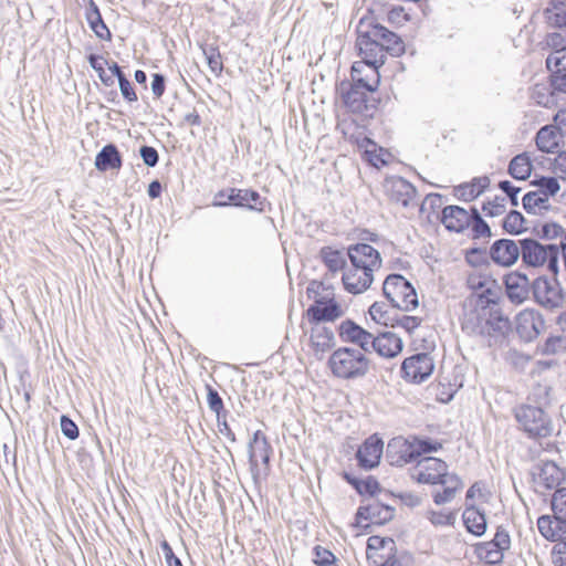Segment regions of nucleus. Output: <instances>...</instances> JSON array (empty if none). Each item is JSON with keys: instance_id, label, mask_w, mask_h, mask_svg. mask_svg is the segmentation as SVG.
Masks as SVG:
<instances>
[{"instance_id": "38", "label": "nucleus", "mask_w": 566, "mask_h": 566, "mask_svg": "<svg viewBox=\"0 0 566 566\" xmlns=\"http://www.w3.org/2000/svg\"><path fill=\"white\" fill-rule=\"evenodd\" d=\"M490 180L488 177L474 179L470 184L462 185L458 188V195L465 201H471L480 196L483 190L489 186Z\"/></svg>"}, {"instance_id": "42", "label": "nucleus", "mask_w": 566, "mask_h": 566, "mask_svg": "<svg viewBox=\"0 0 566 566\" xmlns=\"http://www.w3.org/2000/svg\"><path fill=\"white\" fill-rule=\"evenodd\" d=\"M321 254L324 263L332 272H337L344 269L346 260L343 252L332 248H324L322 249Z\"/></svg>"}, {"instance_id": "21", "label": "nucleus", "mask_w": 566, "mask_h": 566, "mask_svg": "<svg viewBox=\"0 0 566 566\" xmlns=\"http://www.w3.org/2000/svg\"><path fill=\"white\" fill-rule=\"evenodd\" d=\"M384 442L377 436H370L357 451V460L364 469L378 465L382 454Z\"/></svg>"}, {"instance_id": "5", "label": "nucleus", "mask_w": 566, "mask_h": 566, "mask_svg": "<svg viewBox=\"0 0 566 566\" xmlns=\"http://www.w3.org/2000/svg\"><path fill=\"white\" fill-rule=\"evenodd\" d=\"M521 244V256L523 262L533 268L546 265L553 273L558 272L559 248L555 244H541L533 239H524L518 241Z\"/></svg>"}, {"instance_id": "7", "label": "nucleus", "mask_w": 566, "mask_h": 566, "mask_svg": "<svg viewBox=\"0 0 566 566\" xmlns=\"http://www.w3.org/2000/svg\"><path fill=\"white\" fill-rule=\"evenodd\" d=\"M515 419L531 438H546L553 431L551 419L541 408L520 406L515 409Z\"/></svg>"}, {"instance_id": "57", "label": "nucleus", "mask_w": 566, "mask_h": 566, "mask_svg": "<svg viewBox=\"0 0 566 566\" xmlns=\"http://www.w3.org/2000/svg\"><path fill=\"white\" fill-rule=\"evenodd\" d=\"M367 511L369 512L371 518H376L378 511H381L384 513V516L380 517L379 520H376V522L388 521L391 520L394 516V509H391L390 506L381 507L379 504H370L367 507Z\"/></svg>"}, {"instance_id": "53", "label": "nucleus", "mask_w": 566, "mask_h": 566, "mask_svg": "<svg viewBox=\"0 0 566 566\" xmlns=\"http://www.w3.org/2000/svg\"><path fill=\"white\" fill-rule=\"evenodd\" d=\"M482 210L489 217L503 214L505 212V198L496 197L494 201L484 203Z\"/></svg>"}, {"instance_id": "4", "label": "nucleus", "mask_w": 566, "mask_h": 566, "mask_svg": "<svg viewBox=\"0 0 566 566\" xmlns=\"http://www.w3.org/2000/svg\"><path fill=\"white\" fill-rule=\"evenodd\" d=\"M439 448H441L440 443H431L417 438L397 437L388 443L386 457L391 465L402 467L412 462L422 453L437 451Z\"/></svg>"}, {"instance_id": "15", "label": "nucleus", "mask_w": 566, "mask_h": 566, "mask_svg": "<svg viewBox=\"0 0 566 566\" xmlns=\"http://www.w3.org/2000/svg\"><path fill=\"white\" fill-rule=\"evenodd\" d=\"M516 332L525 342H532L544 329V321L534 310H523L515 317Z\"/></svg>"}, {"instance_id": "40", "label": "nucleus", "mask_w": 566, "mask_h": 566, "mask_svg": "<svg viewBox=\"0 0 566 566\" xmlns=\"http://www.w3.org/2000/svg\"><path fill=\"white\" fill-rule=\"evenodd\" d=\"M361 147L365 148L366 159L375 167L387 164L389 154L382 148L377 149V145L370 139H364Z\"/></svg>"}, {"instance_id": "64", "label": "nucleus", "mask_w": 566, "mask_h": 566, "mask_svg": "<svg viewBox=\"0 0 566 566\" xmlns=\"http://www.w3.org/2000/svg\"><path fill=\"white\" fill-rule=\"evenodd\" d=\"M552 126H555L559 132L563 133V136H566V109L559 111L554 116V124H551Z\"/></svg>"}, {"instance_id": "8", "label": "nucleus", "mask_w": 566, "mask_h": 566, "mask_svg": "<svg viewBox=\"0 0 566 566\" xmlns=\"http://www.w3.org/2000/svg\"><path fill=\"white\" fill-rule=\"evenodd\" d=\"M512 545L509 532L503 527H497L494 537L476 546V554L480 559L488 564H499L504 559V555Z\"/></svg>"}, {"instance_id": "18", "label": "nucleus", "mask_w": 566, "mask_h": 566, "mask_svg": "<svg viewBox=\"0 0 566 566\" xmlns=\"http://www.w3.org/2000/svg\"><path fill=\"white\" fill-rule=\"evenodd\" d=\"M535 300L547 308H555L562 305L563 294L556 282L546 279H537L533 284Z\"/></svg>"}, {"instance_id": "61", "label": "nucleus", "mask_w": 566, "mask_h": 566, "mask_svg": "<svg viewBox=\"0 0 566 566\" xmlns=\"http://www.w3.org/2000/svg\"><path fill=\"white\" fill-rule=\"evenodd\" d=\"M554 171L563 180H566V151L557 155L554 161Z\"/></svg>"}, {"instance_id": "9", "label": "nucleus", "mask_w": 566, "mask_h": 566, "mask_svg": "<svg viewBox=\"0 0 566 566\" xmlns=\"http://www.w3.org/2000/svg\"><path fill=\"white\" fill-rule=\"evenodd\" d=\"M565 480V472L553 461L537 464L533 471L534 488L537 492L557 488Z\"/></svg>"}, {"instance_id": "34", "label": "nucleus", "mask_w": 566, "mask_h": 566, "mask_svg": "<svg viewBox=\"0 0 566 566\" xmlns=\"http://www.w3.org/2000/svg\"><path fill=\"white\" fill-rule=\"evenodd\" d=\"M463 522L468 531L476 536L483 535L486 531L485 515L474 503L467 504L463 512Z\"/></svg>"}, {"instance_id": "31", "label": "nucleus", "mask_w": 566, "mask_h": 566, "mask_svg": "<svg viewBox=\"0 0 566 566\" xmlns=\"http://www.w3.org/2000/svg\"><path fill=\"white\" fill-rule=\"evenodd\" d=\"M471 286L475 290L478 296V305L484 308L489 304H495L499 298V286L494 281H481L480 279H471Z\"/></svg>"}, {"instance_id": "41", "label": "nucleus", "mask_w": 566, "mask_h": 566, "mask_svg": "<svg viewBox=\"0 0 566 566\" xmlns=\"http://www.w3.org/2000/svg\"><path fill=\"white\" fill-rule=\"evenodd\" d=\"M555 92L551 85L537 83L533 87L532 98L539 106L552 107L555 104Z\"/></svg>"}, {"instance_id": "28", "label": "nucleus", "mask_w": 566, "mask_h": 566, "mask_svg": "<svg viewBox=\"0 0 566 566\" xmlns=\"http://www.w3.org/2000/svg\"><path fill=\"white\" fill-rule=\"evenodd\" d=\"M395 543L391 538L370 536L367 541L366 555L370 563L378 565L386 559L394 549Z\"/></svg>"}, {"instance_id": "48", "label": "nucleus", "mask_w": 566, "mask_h": 566, "mask_svg": "<svg viewBox=\"0 0 566 566\" xmlns=\"http://www.w3.org/2000/svg\"><path fill=\"white\" fill-rule=\"evenodd\" d=\"M523 216L517 211H511L503 221V228L510 233H520L523 230Z\"/></svg>"}, {"instance_id": "37", "label": "nucleus", "mask_w": 566, "mask_h": 566, "mask_svg": "<svg viewBox=\"0 0 566 566\" xmlns=\"http://www.w3.org/2000/svg\"><path fill=\"white\" fill-rule=\"evenodd\" d=\"M523 207L528 213L537 214L548 209V198L546 193L530 191L523 197Z\"/></svg>"}, {"instance_id": "51", "label": "nucleus", "mask_w": 566, "mask_h": 566, "mask_svg": "<svg viewBox=\"0 0 566 566\" xmlns=\"http://www.w3.org/2000/svg\"><path fill=\"white\" fill-rule=\"evenodd\" d=\"M203 54L206 55L207 63L214 74H220L223 65L221 61V55L219 51L214 48H209L203 50Z\"/></svg>"}, {"instance_id": "12", "label": "nucleus", "mask_w": 566, "mask_h": 566, "mask_svg": "<svg viewBox=\"0 0 566 566\" xmlns=\"http://www.w3.org/2000/svg\"><path fill=\"white\" fill-rule=\"evenodd\" d=\"M433 368V360L428 354H417L403 360L401 371L406 379L421 382L432 374Z\"/></svg>"}, {"instance_id": "60", "label": "nucleus", "mask_w": 566, "mask_h": 566, "mask_svg": "<svg viewBox=\"0 0 566 566\" xmlns=\"http://www.w3.org/2000/svg\"><path fill=\"white\" fill-rule=\"evenodd\" d=\"M488 319H490L493 323V325H490L489 336H491L493 332H499L503 334L509 328V321L500 315H491Z\"/></svg>"}, {"instance_id": "3", "label": "nucleus", "mask_w": 566, "mask_h": 566, "mask_svg": "<svg viewBox=\"0 0 566 566\" xmlns=\"http://www.w3.org/2000/svg\"><path fill=\"white\" fill-rule=\"evenodd\" d=\"M370 364L367 354L353 347L337 348L327 361L331 373L346 380L365 377L370 370Z\"/></svg>"}, {"instance_id": "26", "label": "nucleus", "mask_w": 566, "mask_h": 566, "mask_svg": "<svg viewBox=\"0 0 566 566\" xmlns=\"http://www.w3.org/2000/svg\"><path fill=\"white\" fill-rule=\"evenodd\" d=\"M442 223L448 230L461 232L471 224V214L458 206H448L442 210Z\"/></svg>"}, {"instance_id": "36", "label": "nucleus", "mask_w": 566, "mask_h": 566, "mask_svg": "<svg viewBox=\"0 0 566 566\" xmlns=\"http://www.w3.org/2000/svg\"><path fill=\"white\" fill-rule=\"evenodd\" d=\"M532 171V161L527 153L515 156L509 166L510 175L520 180H525L530 177Z\"/></svg>"}, {"instance_id": "13", "label": "nucleus", "mask_w": 566, "mask_h": 566, "mask_svg": "<svg viewBox=\"0 0 566 566\" xmlns=\"http://www.w3.org/2000/svg\"><path fill=\"white\" fill-rule=\"evenodd\" d=\"M338 335L342 342L357 345L358 350L370 354L374 334L364 329L350 319L343 321L338 326Z\"/></svg>"}, {"instance_id": "50", "label": "nucleus", "mask_w": 566, "mask_h": 566, "mask_svg": "<svg viewBox=\"0 0 566 566\" xmlns=\"http://www.w3.org/2000/svg\"><path fill=\"white\" fill-rule=\"evenodd\" d=\"M369 314L374 322L381 325H388L389 316H388V307L384 303L375 302L369 307Z\"/></svg>"}, {"instance_id": "33", "label": "nucleus", "mask_w": 566, "mask_h": 566, "mask_svg": "<svg viewBox=\"0 0 566 566\" xmlns=\"http://www.w3.org/2000/svg\"><path fill=\"white\" fill-rule=\"evenodd\" d=\"M310 343L316 354H324L334 345V334L328 327L314 324L311 328Z\"/></svg>"}, {"instance_id": "1", "label": "nucleus", "mask_w": 566, "mask_h": 566, "mask_svg": "<svg viewBox=\"0 0 566 566\" xmlns=\"http://www.w3.org/2000/svg\"><path fill=\"white\" fill-rule=\"evenodd\" d=\"M413 476L419 483L439 486L432 491L437 505L451 502L463 488L461 479L450 473L448 464L438 458L428 457L419 460Z\"/></svg>"}, {"instance_id": "10", "label": "nucleus", "mask_w": 566, "mask_h": 566, "mask_svg": "<svg viewBox=\"0 0 566 566\" xmlns=\"http://www.w3.org/2000/svg\"><path fill=\"white\" fill-rule=\"evenodd\" d=\"M348 258L350 264L370 272L380 270L382 260L378 250L367 243H357L348 248Z\"/></svg>"}, {"instance_id": "63", "label": "nucleus", "mask_w": 566, "mask_h": 566, "mask_svg": "<svg viewBox=\"0 0 566 566\" xmlns=\"http://www.w3.org/2000/svg\"><path fill=\"white\" fill-rule=\"evenodd\" d=\"M161 549L168 566H182L180 559L174 554L172 548L166 541L161 543Z\"/></svg>"}, {"instance_id": "59", "label": "nucleus", "mask_w": 566, "mask_h": 566, "mask_svg": "<svg viewBox=\"0 0 566 566\" xmlns=\"http://www.w3.org/2000/svg\"><path fill=\"white\" fill-rule=\"evenodd\" d=\"M119 90L125 99L128 102H136L137 95L133 88L132 83L126 77H120V81H118Z\"/></svg>"}, {"instance_id": "52", "label": "nucleus", "mask_w": 566, "mask_h": 566, "mask_svg": "<svg viewBox=\"0 0 566 566\" xmlns=\"http://www.w3.org/2000/svg\"><path fill=\"white\" fill-rule=\"evenodd\" d=\"M471 223L474 237H490L491 230L486 222L480 217L476 209H473V214L471 216Z\"/></svg>"}, {"instance_id": "25", "label": "nucleus", "mask_w": 566, "mask_h": 566, "mask_svg": "<svg viewBox=\"0 0 566 566\" xmlns=\"http://www.w3.org/2000/svg\"><path fill=\"white\" fill-rule=\"evenodd\" d=\"M486 314L488 312L484 308L465 313L462 322L463 331L476 336L490 335V325H493V323L488 319Z\"/></svg>"}, {"instance_id": "55", "label": "nucleus", "mask_w": 566, "mask_h": 566, "mask_svg": "<svg viewBox=\"0 0 566 566\" xmlns=\"http://www.w3.org/2000/svg\"><path fill=\"white\" fill-rule=\"evenodd\" d=\"M335 556L328 549L317 546L315 548L314 563L318 566H329L334 563Z\"/></svg>"}, {"instance_id": "39", "label": "nucleus", "mask_w": 566, "mask_h": 566, "mask_svg": "<svg viewBox=\"0 0 566 566\" xmlns=\"http://www.w3.org/2000/svg\"><path fill=\"white\" fill-rule=\"evenodd\" d=\"M87 22L93 30V32L96 34L97 38L102 40H109L111 39V32L106 24L104 23L101 13L98 9L92 3V8L86 13Z\"/></svg>"}, {"instance_id": "62", "label": "nucleus", "mask_w": 566, "mask_h": 566, "mask_svg": "<svg viewBox=\"0 0 566 566\" xmlns=\"http://www.w3.org/2000/svg\"><path fill=\"white\" fill-rule=\"evenodd\" d=\"M499 187L510 197L512 206L516 207L518 205L517 193L520 192V188L514 187L507 180L501 181Z\"/></svg>"}, {"instance_id": "17", "label": "nucleus", "mask_w": 566, "mask_h": 566, "mask_svg": "<svg viewBox=\"0 0 566 566\" xmlns=\"http://www.w3.org/2000/svg\"><path fill=\"white\" fill-rule=\"evenodd\" d=\"M490 255L497 265L509 268L518 260L521 244L510 239H500L491 245Z\"/></svg>"}, {"instance_id": "11", "label": "nucleus", "mask_w": 566, "mask_h": 566, "mask_svg": "<svg viewBox=\"0 0 566 566\" xmlns=\"http://www.w3.org/2000/svg\"><path fill=\"white\" fill-rule=\"evenodd\" d=\"M358 85L343 83L339 88L340 99L349 112L369 116V111L375 105L368 103L367 94Z\"/></svg>"}, {"instance_id": "35", "label": "nucleus", "mask_w": 566, "mask_h": 566, "mask_svg": "<svg viewBox=\"0 0 566 566\" xmlns=\"http://www.w3.org/2000/svg\"><path fill=\"white\" fill-rule=\"evenodd\" d=\"M120 165V156L114 145L105 146L95 158V167L102 171L109 168H119Z\"/></svg>"}, {"instance_id": "47", "label": "nucleus", "mask_w": 566, "mask_h": 566, "mask_svg": "<svg viewBox=\"0 0 566 566\" xmlns=\"http://www.w3.org/2000/svg\"><path fill=\"white\" fill-rule=\"evenodd\" d=\"M533 185L539 187L541 189L538 191L546 193L547 198L549 196L556 195L560 189L557 179L553 177H542L537 180H534Z\"/></svg>"}, {"instance_id": "43", "label": "nucleus", "mask_w": 566, "mask_h": 566, "mask_svg": "<svg viewBox=\"0 0 566 566\" xmlns=\"http://www.w3.org/2000/svg\"><path fill=\"white\" fill-rule=\"evenodd\" d=\"M551 75V86L558 93H566V65L553 64Z\"/></svg>"}, {"instance_id": "6", "label": "nucleus", "mask_w": 566, "mask_h": 566, "mask_svg": "<svg viewBox=\"0 0 566 566\" xmlns=\"http://www.w3.org/2000/svg\"><path fill=\"white\" fill-rule=\"evenodd\" d=\"M382 291L397 308L412 311L418 306L415 287L400 274L388 275L382 284Z\"/></svg>"}, {"instance_id": "20", "label": "nucleus", "mask_w": 566, "mask_h": 566, "mask_svg": "<svg viewBox=\"0 0 566 566\" xmlns=\"http://www.w3.org/2000/svg\"><path fill=\"white\" fill-rule=\"evenodd\" d=\"M537 528L541 535L551 542H563L566 538V521L554 514L542 515L537 520Z\"/></svg>"}, {"instance_id": "58", "label": "nucleus", "mask_w": 566, "mask_h": 566, "mask_svg": "<svg viewBox=\"0 0 566 566\" xmlns=\"http://www.w3.org/2000/svg\"><path fill=\"white\" fill-rule=\"evenodd\" d=\"M140 156L148 167H154L158 163V153L154 147L143 146L140 148Z\"/></svg>"}, {"instance_id": "29", "label": "nucleus", "mask_w": 566, "mask_h": 566, "mask_svg": "<svg viewBox=\"0 0 566 566\" xmlns=\"http://www.w3.org/2000/svg\"><path fill=\"white\" fill-rule=\"evenodd\" d=\"M546 44L553 52L546 59V66L552 70L553 64L566 65V35L562 32H553L546 36Z\"/></svg>"}, {"instance_id": "54", "label": "nucleus", "mask_w": 566, "mask_h": 566, "mask_svg": "<svg viewBox=\"0 0 566 566\" xmlns=\"http://www.w3.org/2000/svg\"><path fill=\"white\" fill-rule=\"evenodd\" d=\"M551 555L555 566H566V542L556 543Z\"/></svg>"}, {"instance_id": "27", "label": "nucleus", "mask_w": 566, "mask_h": 566, "mask_svg": "<svg viewBox=\"0 0 566 566\" xmlns=\"http://www.w3.org/2000/svg\"><path fill=\"white\" fill-rule=\"evenodd\" d=\"M528 279L525 274L517 272L505 276V286L509 298L514 303H522L528 295Z\"/></svg>"}, {"instance_id": "46", "label": "nucleus", "mask_w": 566, "mask_h": 566, "mask_svg": "<svg viewBox=\"0 0 566 566\" xmlns=\"http://www.w3.org/2000/svg\"><path fill=\"white\" fill-rule=\"evenodd\" d=\"M428 520L436 526L452 525L455 520L454 513L450 511H428Z\"/></svg>"}, {"instance_id": "49", "label": "nucleus", "mask_w": 566, "mask_h": 566, "mask_svg": "<svg viewBox=\"0 0 566 566\" xmlns=\"http://www.w3.org/2000/svg\"><path fill=\"white\" fill-rule=\"evenodd\" d=\"M566 350V336L558 335L549 337L544 345L543 352L547 355H555Z\"/></svg>"}, {"instance_id": "24", "label": "nucleus", "mask_w": 566, "mask_h": 566, "mask_svg": "<svg viewBox=\"0 0 566 566\" xmlns=\"http://www.w3.org/2000/svg\"><path fill=\"white\" fill-rule=\"evenodd\" d=\"M343 315V310L335 301L321 302L316 301L307 312L306 317L313 324H321V322H332Z\"/></svg>"}, {"instance_id": "23", "label": "nucleus", "mask_w": 566, "mask_h": 566, "mask_svg": "<svg viewBox=\"0 0 566 566\" xmlns=\"http://www.w3.org/2000/svg\"><path fill=\"white\" fill-rule=\"evenodd\" d=\"M371 34L378 39V43L379 46H381L382 52L387 51L391 55L396 56H399L405 52L403 42L396 33L378 23H374L373 21Z\"/></svg>"}, {"instance_id": "44", "label": "nucleus", "mask_w": 566, "mask_h": 566, "mask_svg": "<svg viewBox=\"0 0 566 566\" xmlns=\"http://www.w3.org/2000/svg\"><path fill=\"white\" fill-rule=\"evenodd\" d=\"M545 14L551 27L566 28V8L564 6H552L545 10Z\"/></svg>"}, {"instance_id": "2", "label": "nucleus", "mask_w": 566, "mask_h": 566, "mask_svg": "<svg viewBox=\"0 0 566 566\" xmlns=\"http://www.w3.org/2000/svg\"><path fill=\"white\" fill-rule=\"evenodd\" d=\"M356 48L361 57L353 64L354 76L366 72V83L369 87L379 84L378 67L385 63V55L378 39L371 34V20L361 19L357 28Z\"/></svg>"}, {"instance_id": "30", "label": "nucleus", "mask_w": 566, "mask_h": 566, "mask_svg": "<svg viewBox=\"0 0 566 566\" xmlns=\"http://www.w3.org/2000/svg\"><path fill=\"white\" fill-rule=\"evenodd\" d=\"M564 136L555 126L546 125L536 134V146L543 153H555Z\"/></svg>"}, {"instance_id": "32", "label": "nucleus", "mask_w": 566, "mask_h": 566, "mask_svg": "<svg viewBox=\"0 0 566 566\" xmlns=\"http://www.w3.org/2000/svg\"><path fill=\"white\" fill-rule=\"evenodd\" d=\"M226 197V193L223 191L219 192L216 198L218 201H216L214 206H226L228 205L227 201L223 200ZM260 198V195L256 191L252 190H242V189H230L227 199L229 202H232L235 206L241 207H250L253 208V203H255Z\"/></svg>"}, {"instance_id": "56", "label": "nucleus", "mask_w": 566, "mask_h": 566, "mask_svg": "<svg viewBox=\"0 0 566 566\" xmlns=\"http://www.w3.org/2000/svg\"><path fill=\"white\" fill-rule=\"evenodd\" d=\"M61 430L63 434L71 440H74L78 437L77 426L66 416L61 417Z\"/></svg>"}, {"instance_id": "45", "label": "nucleus", "mask_w": 566, "mask_h": 566, "mask_svg": "<svg viewBox=\"0 0 566 566\" xmlns=\"http://www.w3.org/2000/svg\"><path fill=\"white\" fill-rule=\"evenodd\" d=\"M551 505L553 513L566 521V488L557 489L555 491Z\"/></svg>"}, {"instance_id": "14", "label": "nucleus", "mask_w": 566, "mask_h": 566, "mask_svg": "<svg viewBox=\"0 0 566 566\" xmlns=\"http://www.w3.org/2000/svg\"><path fill=\"white\" fill-rule=\"evenodd\" d=\"M271 453L272 448L265 434L258 430L249 444V459L253 473H260L261 465H263L264 471L268 470Z\"/></svg>"}, {"instance_id": "16", "label": "nucleus", "mask_w": 566, "mask_h": 566, "mask_svg": "<svg viewBox=\"0 0 566 566\" xmlns=\"http://www.w3.org/2000/svg\"><path fill=\"white\" fill-rule=\"evenodd\" d=\"M385 191L390 200L402 207H408L416 198V188L401 177H390L385 180Z\"/></svg>"}, {"instance_id": "19", "label": "nucleus", "mask_w": 566, "mask_h": 566, "mask_svg": "<svg viewBox=\"0 0 566 566\" xmlns=\"http://www.w3.org/2000/svg\"><path fill=\"white\" fill-rule=\"evenodd\" d=\"M374 272L360 270L350 264L343 273V284L347 292L352 294H360L367 291L374 282Z\"/></svg>"}, {"instance_id": "22", "label": "nucleus", "mask_w": 566, "mask_h": 566, "mask_svg": "<svg viewBox=\"0 0 566 566\" xmlns=\"http://www.w3.org/2000/svg\"><path fill=\"white\" fill-rule=\"evenodd\" d=\"M370 353L376 352L385 358H392L402 350V340L396 334L386 332L373 337Z\"/></svg>"}]
</instances>
